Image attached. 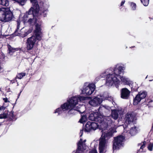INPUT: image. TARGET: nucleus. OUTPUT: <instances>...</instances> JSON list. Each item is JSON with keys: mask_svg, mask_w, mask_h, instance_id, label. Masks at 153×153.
<instances>
[{"mask_svg": "<svg viewBox=\"0 0 153 153\" xmlns=\"http://www.w3.org/2000/svg\"><path fill=\"white\" fill-rule=\"evenodd\" d=\"M30 2L32 3L33 7H31L28 11H26L25 13L23 16V18L24 20L26 18L28 17V16L30 15H32L33 18V19H29L27 22L30 24H32L33 21L34 20V24L35 26V24L34 23L35 19L37 20V21H41L42 23V20L40 19V16L42 13L39 14V11L40 10L41 13L43 14L44 17L46 16V13H45V12L48 11V9L45 8L43 5L44 3L42 2L38 4V1L37 0H30Z\"/></svg>", "mask_w": 153, "mask_h": 153, "instance_id": "f257e3e1", "label": "nucleus"}, {"mask_svg": "<svg viewBox=\"0 0 153 153\" xmlns=\"http://www.w3.org/2000/svg\"><path fill=\"white\" fill-rule=\"evenodd\" d=\"M124 68L122 66H118L116 65L113 69L114 73L112 74L109 73L107 75L106 77V84L109 86H111L114 85L117 87L118 86L121 79V82L125 85L129 84V82L127 79L123 76H121L120 74L123 72Z\"/></svg>", "mask_w": 153, "mask_h": 153, "instance_id": "f03ea898", "label": "nucleus"}, {"mask_svg": "<svg viewBox=\"0 0 153 153\" xmlns=\"http://www.w3.org/2000/svg\"><path fill=\"white\" fill-rule=\"evenodd\" d=\"M34 23L35 28L33 31L34 35L27 38L25 43L26 48L28 51L32 50L35 44L38 45L39 42L42 39V37L40 36L42 33V22L40 21H37V19H35Z\"/></svg>", "mask_w": 153, "mask_h": 153, "instance_id": "7ed1b4c3", "label": "nucleus"}, {"mask_svg": "<svg viewBox=\"0 0 153 153\" xmlns=\"http://www.w3.org/2000/svg\"><path fill=\"white\" fill-rule=\"evenodd\" d=\"M113 133L111 131H105L102 133L99 140V152L102 153L105 152V145L107 141L112 136Z\"/></svg>", "mask_w": 153, "mask_h": 153, "instance_id": "20e7f679", "label": "nucleus"}, {"mask_svg": "<svg viewBox=\"0 0 153 153\" xmlns=\"http://www.w3.org/2000/svg\"><path fill=\"white\" fill-rule=\"evenodd\" d=\"M12 12L8 7L0 8V21L4 22H8L13 18Z\"/></svg>", "mask_w": 153, "mask_h": 153, "instance_id": "39448f33", "label": "nucleus"}, {"mask_svg": "<svg viewBox=\"0 0 153 153\" xmlns=\"http://www.w3.org/2000/svg\"><path fill=\"white\" fill-rule=\"evenodd\" d=\"M125 139V136L122 135L114 137L112 141L113 150H119L121 147H123Z\"/></svg>", "mask_w": 153, "mask_h": 153, "instance_id": "423d86ee", "label": "nucleus"}, {"mask_svg": "<svg viewBox=\"0 0 153 153\" xmlns=\"http://www.w3.org/2000/svg\"><path fill=\"white\" fill-rule=\"evenodd\" d=\"M88 118L90 120L98 122L100 126V124L103 122L104 120L103 116L97 112H93L90 114Z\"/></svg>", "mask_w": 153, "mask_h": 153, "instance_id": "0eeeda50", "label": "nucleus"}, {"mask_svg": "<svg viewBox=\"0 0 153 153\" xmlns=\"http://www.w3.org/2000/svg\"><path fill=\"white\" fill-rule=\"evenodd\" d=\"M78 101L76 97H71L69 100H67V102H65L61 105L63 109H68L69 107H74L78 104Z\"/></svg>", "mask_w": 153, "mask_h": 153, "instance_id": "6e6552de", "label": "nucleus"}, {"mask_svg": "<svg viewBox=\"0 0 153 153\" xmlns=\"http://www.w3.org/2000/svg\"><path fill=\"white\" fill-rule=\"evenodd\" d=\"M147 92L146 91H141L134 98L133 104L134 105H137L140 101L146 97Z\"/></svg>", "mask_w": 153, "mask_h": 153, "instance_id": "1a4fd4ad", "label": "nucleus"}, {"mask_svg": "<svg viewBox=\"0 0 153 153\" xmlns=\"http://www.w3.org/2000/svg\"><path fill=\"white\" fill-rule=\"evenodd\" d=\"M94 85L92 84H89L88 86H84L82 91V94L85 96H89L95 90Z\"/></svg>", "mask_w": 153, "mask_h": 153, "instance_id": "9d476101", "label": "nucleus"}, {"mask_svg": "<svg viewBox=\"0 0 153 153\" xmlns=\"http://www.w3.org/2000/svg\"><path fill=\"white\" fill-rule=\"evenodd\" d=\"M74 107H69V109H63V107H62V106H61L60 107L56 109L54 111V113H57L58 115H59L61 114L62 112L68 111V113L69 114H74L75 110V109H74Z\"/></svg>", "mask_w": 153, "mask_h": 153, "instance_id": "9b49d317", "label": "nucleus"}, {"mask_svg": "<svg viewBox=\"0 0 153 153\" xmlns=\"http://www.w3.org/2000/svg\"><path fill=\"white\" fill-rule=\"evenodd\" d=\"M130 94V91L126 88H122L121 90V97L124 99H128Z\"/></svg>", "mask_w": 153, "mask_h": 153, "instance_id": "f8f14e48", "label": "nucleus"}, {"mask_svg": "<svg viewBox=\"0 0 153 153\" xmlns=\"http://www.w3.org/2000/svg\"><path fill=\"white\" fill-rule=\"evenodd\" d=\"M102 102V100L101 99L96 97L90 100L89 103L91 106H96L100 105Z\"/></svg>", "mask_w": 153, "mask_h": 153, "instance_id": "ddd939ff", "label": "nucleus"}, {"mask_svg": "<svg viewBox=\"0 0 153 153\" xmlns=\"http://www.w3.org/2000/svg\"><path fill=\"white\" fill-rule=\"evenodd\" d=\"M120 114H123V111L119 110L114 109L111 110V116L114 119L116 120L118 117V113Z\"/></svg>", "mask_w": 153, "mask_h": 153, "instance_id": "4468645a", "label": "nucleus"}, {"mask_svg": "<svg viewBox=\"0 0 153 153\" xmlns=\"http://www.w3.org/2000/svg\"><path fill=\"white\" fill-rule=\"evenodd\" d=\"M135 116L131 113H127L126 116V120L128 123L133 122L135 118Z\"/></svg>", "mask_w": 153, "mask_h": 153, "instance_id": "2eb2a0df", "label": "nucleus"}, {"mask_svg": "<svg viewBox=\"0 0 153 153\" xmlns=\"http://www.w3.org/2000/svg\"><path fill=\"white\" fill-rule=\"evenodd\" d=\"M91 124V122L88 121L87 123L85 126L84 131L85 132H88L91 131V129L90 128Z\"/></svg>", "mask_w": 153, "mask_h": 153, "instance_id": "dca6fc26", "label": "nucleus"}, {"mask_svg": "<svg viewBox=\"0 0 153 153\" xmlns=\"http://www.w3.org/2000/svg\"><path fill=\"white\" fill-rule=\"evenodd\" d=\"M8 50L9 51V53H13L16 51H18L19 50L20 48H14L11 47V46L9 45L8 46Z\"/></svg>", "mask_w": 153, "mask_h": 153, "instance_id": "f3484780", "label": "nucleus"}, {"mask_svg": "<svg viewBox=\"0 0 153 153\" xmlns=\"http://www.w3.org/2000/svg\"><path fill=\"white\" fill-rule=\"evenodd\" d=\"M91 126L90 128L91 129L92 131H94L96 130L98 127L99 125L98 124L99 123H96L95 122H91Z\"/></svg>", "mask_w": 153, "mask_h": 153, "instance_id": "a211bd4d", "label": "nucleus"}, {"mask_svg": "<svg viewBox=\"0 0 153 153\" xmlns=\"http://www.w3.org/2000/svg\"><path fill=\"white\" fill-rule=\"evenodd\" d=\"M13 1H15L18 4L20 5L23 6L24 5L26 2L27 0H12Z\"/></svg>", "mask_w": 153, "mask_h": 153, "instance_id": "6ab92c4d", "label": "nucleus"}, {"mask_svg": "<svg viewBox=\"0 0 153 153\" xmlns=\"http://www.w3.org/2000/svg\"><path fill=\"white\" fill-rule=\"evenodd\" d=\"M145 102L149 107H153V101L152 100L147 99L146 100H145Z\"/></svg>", "mask_w": 153, "mask_h": 153, "instance_id": "aec40b11", "label": "nucleus"}, {"mask_svg": "<svg viewBox=\"0 0 153 153\" xmlns=\"http://www.w3.org/2000/svg\"><path fill=\"white\" fill-rule=\"evenodd\" d=\"M87 120V117L86 114L82 115L81 114V117L79 122L82 123L85 122Z\"/></svg>", "mask_w": 153, "mask_h": 153, "instance_id": "412c9836", "label": "nucleus"}, {"mask_svg": "<svg viewBox=\"0 0 153 153\" xmlns=\"http://www.w3.org/2000/svg\"><path fill=\"white\" fill-rule=\"evenodd\" d=\"M9 4V0H0V4L3 6H8Z\"/></svg>", "mask_w": 153, "mask_h": 153, "instance_id": "4be33fe9", "label": "nucleus"}, {"mask_svg": "<svg viewBox=\"0 0 153 153\" xmlns=\"http://www.w3.org/2000/svg\"><path fill=\"white\" fill-rule=\"evenodd\" d=\"M25 75L26 73H20L18 74L15 77V79H21L23 77L25 76Z\"/></svg>", "mask_w": 153, "mask_h": 153, "instance_id": "5701e85b", "label": "nucleus"}, {"mask_svg": "<svg viewBox=\"0 0 153 153\" xmlns=\"http://www.w3.org/2000/svg\"><path fill=\"white\" fill-rule=\"evenodd\" d=\"M136 132V127H132L131 128L130 131V133L132 135H133L135 134Z\"/></svg>", "mask_w": 153, "mask_h": 153, "instance_id": "b1692460", "label": "nucleus"}, {"mask_svg": "<svg viewBox=\"0 0 153 153\" xmlns=\"http://www.w3.org/2000/svg\"><path fill=\"white\" fill-rule=\"evenodd\" d=\"M149 0H140L141 2L143 3V5L145 6H147L148 5L149 3Z\"/></svg>", "mask_w": 153, "mask_h": 153, "instance_id": "393cba45", "label": "nucleus"}, {"mask_svg": "<svg viewBox=\"0 0 153 153\" xmlns=\"http://www.w3.org/2000/svg\"><path fill=\"white\" fill-rule=\"evenodd\" d=\"M77 99V101L78 102L79 101L81 102L82 101L85 100H86V97L79 96V97H76Z\"/></svg>", "mask_w": 153, "mask_h": 153, "instance_id": "a878e982", "label": "nucleus"}, {"mask_svg": "<svg viewBox=\"0 0 153 153\" xmlns=\"http://www.w3.org/2000/svg\"><path fill=\"white\" fill-rule=\"evenodd\" d=\"M13 113L14 112L12 111L9 112V113L8 114L9 118L12 119H14L15 117V116L14 115Z\"/></svg>", "mask_w": 153, "mask_h": 153, "instance_id": "bb28decb", "label": "nucleus"}, {"mask_svg": "<svg viewBox=\"0 0 153 153\" xmlns=\"http://www.w3.org/2000/svg\"><path fill=\"white\" fill-rule=\"evenodd\" d=\"M17 28L15 30L14 33H16L18 31V30L19 29L20 27V23L19 21H17Z\"/></svg>", "mask_w": 153, "mask_h": 153, "instance_id": "cd10ccee", "label": "nucleus"}, {"mask_svg": "<svg viewBox=\"0 0 153 153\" xmlns=\"http://www.w3.org/2000/svg\"><path fill=\"white\" fill-rule=\"evenodd\" d=\"M147 148L150 151H152L153 148V143H150Z\"/></svg>", "mask_w": 153, "mask_h": 153, "instance_id": "c85d7f7f", "label": "nucleus"}, {"mask_svg": "<svg viewBox=\"0 0 153 153\" xmlns=\"http://www.w3.org/2000/svg\"><path fill=\"white\" fill-rule=\"evenodd\" d=\"M7 114L4 113L3 114H0V119L5 118L7 117Z\"/></svg>", "mask_w": 153, "mask_h": 153, "instance_id": "c756f323", "label": "nucleus"}, {"mask_svg": "<svg viewBox=\"0 0 153 153\" xmlns=\"http://www.w3.org/2000/svg\"><path fill=\"white\" fill-rule=\"evenodd\" d=\"M131 6L132 9L133 10H135L136 9V4L133 2H131Z\"/></svg>", "mask_w": 153, "mask_h": 153, "instance_id": "7c9ffc66", "label": "nucleus"}, {"mask_svg": "<svg viewBox=\"0 0 153 153\" xmlns=\"http://www.w3.org/2000/svg\"><path fill=\"white\" fill-rule=\"evenodd\" d=\"M138 87L137 86V87L134 86L133 85L131 87V91H137Z\"/></svg>", "mask_w": 153, "mask_h": 153, "instance_id": "2f4dec72", "label": "nucleus"}, {"mask_svg": "<svg viewBox=\"0 0 153 153\" xmlns=\"http://www.w3.org/2000/svg\"><path fill=\"white\" fill-rule=\"evenodd\" d=\"M77 151H81L82 150H82L83 149V148H82L83 145H79V144H77Z\"/></svg>", "mask_w": 153, "mask_h": 153, "instance_id": "473e14b6", "label": "nucleus"}, {"mask_svg": "<svg viewBox=\"0 0 153 153\" xmlns=\"http://www.w3.org/2000/svg\"><path fill=\"white\" fill-rule=\"evenodd\" d=\"M32 28H29L27 31H25V33L27 35H29V34L31 33V32L32 31Z\"/></svg>", "mask_w": 153, "mask_h": 153, "instance_id": "72a5a7b5", "label": "nucleus"}, {"mask_svg": "<svg viewBox=\"0 0 153 153\" xmlns=\"http://www.w3.org/2000/svg\"><path fill=\"white\" fill-rule=\"evenodd\" d=\"M27 34H26L25 33V32H24V33H19V36H20L22 38H24L25 37H26L27 35H26Z\"/></svg>", "mask_w": 153, "mask_h": 153, "instance_id": "f704fd0d", "label": "nucleus"}, {"mask_svg": "<svg viewBox=\"0 0 153 153\" xmlns=\"http://www.w3.org/2000/svg\"><path fill=\"white\" fill-rule=\"evenodd\" d=\"M143 144L140 147V149H143L145 147V145L146 144V142L145 141H144L143 142Z\"/></svg>", "mask_w": 153, "mask_h": 153, "instance_id": "c9c22d12", "label": "nucleus"}, {"mask_svg": "<svg viewBox=\"0 0 153 153\" xmlns=\"http://www.w3.org/2000/svg\"><path fill=\"white\" fill-rule=\"evenodd\" d=\"M83 143V142L82 141V140L81 138L80 139L79 142H78V144H79V145H82Z\"/></svg>", "mask_w": 153, "mask_h": 153, "instance_id": "e433bc0d", "label": "nucleus"}, {"mask_svg": "<svg viewBox=\"0 0 153 153\" xmlns=\"http://www.w3.org/2000/svg\"><path fill=\"white\" fill-rule=\"evenodd\" d=\"M3 100L4 101V102L6 103L7 102H10V101L9 100H8V99L6 97L3 98Z\"/></svg>", "mask_w": 153, "mask_h": 153, "instance_id": "4c0bfd02", "label": "nucleus"}, {"mask_svg": "<svg viewBox=\"0 0 153 153\" xmlns=\"http://www.w3.org/2000/svg\"><path fill=\"white\" fill-rule=\"evenodd\" d=\"M4 71L3 68L1 67L0 65V74L3 72Z\"/></svg>", "mask_w": 153, "mask_h": 153, "instance_id": "58836bf2", "label": "nucleus"}, {"mask_svg": "<svg viewBox=\"0 0 153 153\" xmlns=\"http://www.w3.org/2000/svg\"><path fill=\"white\" fill-rule=\"evenodd\" d=\"M89 153H97L96 150H92L90 151Z\"/></svg>", "mask_w": 153, "mask_h": 153, "instance_id": "ea45409f", "label": "nucleus"}, {"mask_svg": "<svg viewBox=\"0 0 153 153\" xmlns=\"http://www.w3.org/2000/svg\"><path fill=\"white\" fill-rule=\"evenodd\" d=\"M125 1L124 0H122L121 2L120 6H122L125 3Z\"/></svg>", "mask_w": 153, "mask_h": 153, "instance_id": "a19ab883", "label": "nucleus"}, {"mask_svg": "<svg viewBox=\"0 0 153 153\" xmlns=\"http://www.w3.org/2000/svg\"><path fill=\"white\" fill-rule=\"evenodd\" d=\"M5 107H4L3 106H1L0 107V111L4 110L5 109Z\"/></svg>", "mask_w": 153, "mask_h": 153, "instance_id": "79ce46f5", "label": "nucleus"}, {"mask_svg": "<svg viewBox=\"0 0 153 153\" xmlns=\"http://www.w3.org/2000/svg\"><path fill=\"white\" fill-rule=\"evenodd\" d=\"M80 133L81 134V135L80 136V137H81L82 135V134L83 133V129L82 130H81L80 131Z\"/></svg>", "mask_w": 153, "mask_h": 153, "instance_id": "37998d69", "label": "nucleus"}, {"mask_svg": "<svg viewBox=\"0 0 153 153\" xmlns=\"http://www.w3.org/2000/svg\"><path fill=\"white\" fill-rule=\"evenodd\" d=\"M21 92H22V91H21L20 92V93H19V94H18V98L19 97V96H20V94H21Z\"/></svg>", "mask_w": 153, "mask_h": 153, "instance_id": "c03bdc74", "label": "nucleus"}, {"mask_svg": "<svg viewBox=\"0 0 153 153\" xmlns=\"http://www.w3.org/2000/svg\"><path fill=\"white\" fill-rule=\"evenodd\" d=\"M21 92H22V91H21L20 92V93H19V94H18V98L19 97V96H20V94H21Z\"/></svg>", "mask_w": 153, "mask_h": 153, "instance_id": "a18cd8bd", "label": "nucleus"}, {"mask_svg": "<svg viewBox=\"0 0 153 153\" xmlns=\"http://www.w3.org/2000/svg\"><path fill=\"white\" fill-rule=\"evenodd\" d=\"M10 91V88H9L7 90V92H9Z\"/></svg>", "mask_w": 153, "mask_h": 153, "instance_id": "49530a36", "label": "nucleus"}, {"mask_svg": "<svg viewBox=\"0 0 153 153\" xmlns=\"http://www.w3.org/2000/svg\"><path fill=\"white\" fill-rule=\"evenodd\" d=\"M15 80H13V82H12V83H15Z\"/></svg>", "mask_w": 153, "mask_h": 153, "instance_id": "de8ad7c7", "label": "nucleus"}, {"mask_svg": "<svg viewBox=\"0 0 153 153\" xmlns=\"http://www.w3.org/2000/svg\"><path fill=\"white\" fill-rule=\"evenodd\" d=\"M134 47H135V46H132L131 47H130V48H134Z\"/></svg>", "mask_w": 153, "mask_h": 153, "instance_id": "09e8293b", "label": "nucleus"}, {"mask_svg": "<svg viewBox=\"0 0 153 153\" xmlns=\"http://www.w3.org/2000/svg\"><path fill=\"white\" fill-rule=\"evenodd\" d=\"M99 77H99V78L98 77H97V78H96V79H97V78H98V79H99L100 78V76H99Z\"/></svg>", "mask_w": 153, "mask_h": 153, "instance_id": "8fccbe9b", "label": "nucleus"}, {"mask_svg": "<svg viewBox=\"0 0 153 153\" xmlns=\"http://www.w3.org/2000/svg\"><path fill=\"white\" fill-rule=\"evenodd\" d=\"M84 142H85V140H84Z\"/></svg>", "mask_w": 153, "mask_h": 153, "instance_id": "3c124183", "label": "nucleus"}, {"mask_svg": "<svg viewBox=\"0 0 153 153\" xmlns=\"http://www.w3.org/2000/svg\"><path fill=\"white\" fill-rule=\"evenodd\" d=\"M1 88H0V91H1Z\"/></svg>", "mask_w": 153, "mask_h": 153, "instance_id": "603ef678", "label": "nucleus"}]
</instances>
